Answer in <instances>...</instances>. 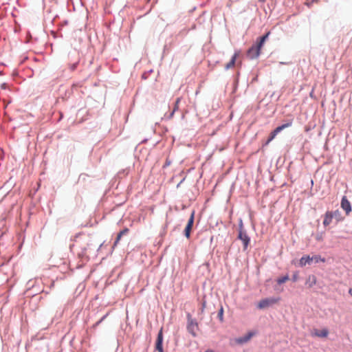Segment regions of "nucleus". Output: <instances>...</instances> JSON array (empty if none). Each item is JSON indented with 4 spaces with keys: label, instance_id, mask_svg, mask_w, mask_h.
Instances as JSON below:
<instances>
[{
    "label": "nucleus",
    "instance_id": "1",
    "mask_svg": "<svg viewBox=\"0 0 352 352\" xmlns=\"http://www.w3.org/2000/svg\"><path fill=\"white\" fill-rule=\"evenodd\" d=\"M318 263L320 261L321 262H325L324 258H321L319 255H314L313 256H310L309 255L303 256L299 261V265L300 267H304L307 264L310 265L311 262Z\"/></svg>",
    "mask_w": 352,
    "mask_h": 352
},
{
    "label": "nucleus",
    "instance_id": "2",
    "mask_svg": "<svg viewBox=\"0 0 352 352\" xmlns=\"http://www.w3.org/2000/svg\"><path fill=\"white\" fill-rule=\"evenodd\" d=\"M187 330L193 336H197V331L199 329L198 323L192 319L190 314H187Z\"/></svg>",
    "mask_w": 352,
    "mask_h": 352
},
{
    "label": "nucleus",
    "instance_id": "3",
    "mask_svg": "<svg viewBox=\"0 0 352 352\" xmlns=\"http://www.w3.org/2000/svg\"><path fill=\"white\" fill-rule=\"evenodd\" d=\"M292 125V120H291L290 121L287 122V123L285 124H283L278 127H276L270 135L267 140L266 141V142L265 143V145H267L270 144V142L271 141H272L275 137L276 136V135L280 133L282 130L286 129V128H288L289 126H291Z\"/></svg>",
    "mask_w": 352,
    "mask_h": 352
},
{
    "label": "nucleus",
    "instance_id": "4",
    "mask_svg": "<svg viewBox=\"0 0 352 352\" xmlns=\"http://www.w3.org/2000/svg\"><path fill=\"white\" fill-rule=\"evenodd\" d=\"M278 302V298H264L259 301L257 305V307L260 309H263L267 308L274 304H276Z\"/></svg>",
    "mask_w": 352,
    "mask_h": 352
},
{
    "label": "nucleus",
    "instance_id": "5",
    "mask_svg": "<svg viewBox=\"0 0 352 352\" xmlns=\"http://www.w3.org/2000/svg\"><path fill=\"white\" fill-rule=\"evenodd\" d=\"M261 48L258 44L252 45L248 50L247 56L251 59L257 58L260 55Z\"/></svg>",
    "mask_w": 352,
    "mask_h": 352
},
{
    "label": "nucleus",
    "instance_id": "6",
    "mask_svg": "<svg viewBox=\"0 0 352 352\" xmlns=\"http://www.w3.org/2000/svg\"><path fill=\"white\" fill-rule=\"evenodd\" d=\"M238 239L243 241V250H245L248 248V246L250 243V239L248 236L247 233L242 228L239 230Z\"/></svg>",
    "mask_w": 352,
    "mask_h": 352
},
{
    "label": "nucleus",
    "instance_id": "7",
    "mask_svg": "<svg viewBox=\"0 0 352 352\" xmlns=\"http://www.w3.org/2000/svg\"><path fill=\"white\" fill-rule=\"evenodd\" d=\"M341 207L346 212V214H349L351 211V206L349 201L347 199L346 196H344L341 201Z\"/></svg>",
    "mask_w": 352,
    "mask_h": 352
},
{
    "label": "nucleus",
    "instance_id": "8",
    "mask_svg": "<svg viewBox=\"0 0 352 352\" xmlns=\"http://www.w3.org/2000/svg\"><path fill=\"white\" fill-rule=\"evenodd\" d=\"M162 342H163V335H162V330L161 329L157 335V338L156 340V345H155V349L158 352H164Z\"/></svg>",
    "mask_w": 352,
    "mask_h": 352
},
{
    "label": "nucleus",
    "instance_id": "9",
    "mask_svg": "<svg viewBox=\"0 0 352 352\" xmlns=\"http://www.w3.org/2000/svg\"><path fill=\"white\" fill-rule=\"evenodd\" d=\"M329 334V331L327 329H323L322 330L314 329L311 335L313 336L319 337V338H327Z\"/></svg>",
    "mask_w": 352,
    "mask_h": 352
},
{
    "label": "nucleus",
    "instance_id": "10",
    "mask_svg": "<svg viewBox=\"0 0 352 352\" xmlns=\"http://www.w3.org/2000/svg\"><path fill=\"white\" fill-rule=\"evenodd\" d=\"M254 335V333L253 332H249L245 336L236 338V342L239 344L245 343V342H248Z\"/></svg>",
    "mask_w": 352,
    "mask_h": 352
},
{
    "label": "nucleus",
    "instance_id": "11",
    "mask_svg": "<svg viewBox=\"0 0 352 352\" xmlns=\"http://www.w3.org/2000/svg\"><path fill=\"white\" fill-rule=\"evenodd\" d=\"M333 219V217L331 214V212L330 211L326 212L324 214V220H323L324 226H325V227L328 226L332 222Z\"/></svg>",
    "mask_w": 352,
    "mask_h": 352
},
{
    "label": "nucleus",
    "instance_id": "12",
    "mask_svg": "<svg viewBox=\"0 0 352 352\" xmlns=\"http://www.w3.org/2000/svg\"><path fill=\"white\" fill-rule=\"evenodd\" d=\"M237 56L238 54L236 53L232 56L230 61L228 63H227L225 66V68L226 69H229L234 66Z\"/></svg>",
    "mask_w": 352,
    "mask_h": 352
},
{
    "label": "nucleus",
    "instance_id": "13",
    "mask_svg": "<svg viewBox=\"0 0 352 352\" xmlns=\"http://www.w3.org/2000/svg\"><path fill=\"white\" fill-rule=\"evenodd\" d=\"M128 232H129V229H128V228H124V230H122V231H120V232L118 234V235H117V237H116V241H115V242H114L113 246H116V245H117V244L119 243V241H120V240L121 237H122L124 234H126V233H128Z\"/></svg>",
    "mask_w": 352,
    "mask_h": 352
},
{
    "label": "nucleus",
    "instance_id": "14",
    "mask_svg": "<svg viewBox=\"0 0 352 352\" xmlns=\"http://www.w3.org/2000/svg\"><path fill=\"white\" fill-rule=\"evenodd\" d=\"M270 32H268L266 33L264 36L259 38V41L257 42L256 44H258L260 47H263L264 43L265 42L266 39L268 38Z\"/></svg>",
    "mask_w": 352,
    "mask_h": 352
},
{
    "label": "nucleus",
    "instance_id": "15",
    "mask_svg": "<svg viewBox=\"0 0 352 352\" xmlns=\"http://www.w3.org/2000/svg\"><path fill=\"white\" fill-rule=\"evenodd\" d=\"M331 212V214L333 218L337 219V221L341 220L340 217V212L338 210H336L335 211H330Z\"/></svg>",
    "mask_w": 352,
    "mask_h": 352
},
{
    "label": "nucleus",
    "instance_id": "16",
    "mask_svg": "<svg viewBox=\"0 0 352 352\" xmlns=\"http://www.w3.org/2000/svg\"><path fill=\"white\" fill-rule=\"evenodd\" d=\"M288 280H289V276L288 275H285V276H284L283 277L278 278L277 279V283L280 285V284H283V283H285Z\"/></svg>",
    "mask_w": 352,
    "mask_h": 352
},
{
    "label": "nucleus",
    "instance_id": "17",
    "mask_svg": "<svg viewBox=\"0 0 352 352\" xmlns=\"http://www.w3.org/2000/svg\"><path fill=\"white\" fill-rule=\"evenodd\" d=\"M179 102H180V98H177L175 101V107H174L173 111L170 114V117H172L173 116L174 113L179 109Z\"/></svg>",
    "mask_w": 352,
    "mask_h": 352
},
{
    "label": "nucleus",
    "instance_id": "18",
    "mask_svg": "<svg viewBox=\"0 0 352 352\" xmlns=\"http://www.w3.org/2000/svg\"><path fill=\"white\" fill-rule=\"evenodd\" d=\"M194 223V212L191 214L190 217L188 219V223L186 225V227L191 228L192 227Z\"/></svg>",
    "mask_w": 352,
    "mask_h": 352
},
{
    "label": "nucleus",
    "instance_id": "19",
    "mask_svg": "<svg viewBox=\"0 0 352 352\" xmlns=\"http://www.w3.org/2000/svg\"><path fill=\"white\" fill-rule=\"evenodd\" d=\"M194 223V212L191 214L190 217L188 219V223L186 225V227L191 228L192 227Z\"/></svg>",
    "mask_w": 352,
    "mask_h": 352
},
{
    "label": "nucleus",
    "instance_id": "20",
    "mask_svg": "<svg viewBox=\"0 0 352 352\" xmlns=\"http://www.w3.org/2000/svg\"><path fill=\"white\" fill-rule=\"evenodd\" d=\"M218 318L220 320V322H223V307L221 306L220 309L219 310V312H218Z\"/></svg>",
    "mask_w": 352,
    "mask_h": 352
},
{
    "label": "nucleus",
    "instance_id": "21",
    "mask_svg": "<svg viewBox=\"0 0 352 352\" xmlns=\"http://www.w3.org/2000/svg\"><path fill=\"white\" fill-rule=\"evenodd\" d=\"M191 230H192V228H191L186 227V228H185L184 233H185V236H186L188 239L190 237Z\"/></svg>",
    "mask_w": 352,
    "mask_h": 352
},
{
    "label": "nucleus",
    "instance_id": "22",
    "mask_svg": "<svg viewBox=\"0 0 352 352\" xmlns=\"http://www.w3.org/2000/svg\"><path fill=\"white\" fill-rule=\"evenodd\" d=\"M107 315L104 316L98 322H97L96 323V326L98 325L105 318H106Z\"/></svg>",
    "mask_w": 352,
    "mask_h": 352
},
{
    "label": "nucleus",
    "instance_id": "23",
    "mask_svg": "<svg viewBox=\"0 0 352 352\" xmlns=\"http://www.w3.org/2000/svg\"><path fill=\"white\" fill-rule=\"evenodd\" d=\"M2 88L3 89H6V83H3L2 85H1Z\"/></svg>",
    "mask_w": 352,
    "mask_h": 352
},
{
    "label": "nucleus",
    "instance_id": "24",
    "mask_svg": "<svg viewBox=\"0 0 352 352\" xmlns=\"http://www.w3.org/2000/svg\"><path fill=\"white\" fill-rule=\"evenodd\" d=\"M349 294L352 296V289H349Z\"/></svg>",
    "mask_w": 352,
    "mask_h": 352
},
{
    "label": "nucleus",
    "instance_id": "25",
    "mask_svg": "<svg viewBox=\"0 0 352 352\" xmlns=\"http://www.w3.org/2000/svg\"><path fill=\"white\" fill-rule=\"evenodd\" d=\"M204 307H205V302H204V304H203V308H202V309H201V311H204Z\"/></svg>",
    "mask_w": 352,
    "mask_h": 352
},
{
    "label": "nucleus",
    "instance_id": "26",
    "mask_svg": "<svg viewBox=\"0 0 352 352\" xmlns=\"http://www.w3.org/2000/svg\"><path fill=\"white\" fill-rule=\"evenodd\" d=\"M318 0H312V2H318Z\"/></svg>",
    "mask_w": 352,
    "mask_h": 352
},
{
    "label": "nucleus",
    "instance_id": "27",
    "mask_svg": "<svg viewBox=\"0 0 352 352\" xmlns=\"http://www.w3.org/2000/svg\"><path fill=\"white\" fill-rule=\"evenodd\" d=\"M296 280V276H294V280Z\"/></svg>",
    "mask_w": 352,
    "mask_h": 352
},
{
    "label": "nucleus",
    "instance_id": "28",
    "mask_svg": "<svg viewBox=\"0 0 352 352\" xmlns=\"http://www.w3.org/2000/svg\"><path fill=\"white\" fill-rule=\"evenodd\" d=\"M259 1H263V2L265 0H259Z\"/></svg>",
    "mask_w": 352,
    "mask_h": 352
}]
</instances>
